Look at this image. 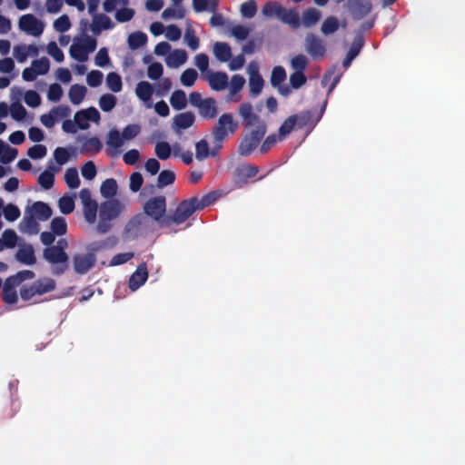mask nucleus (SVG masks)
<instances>
[{
    "instance_id": "1",
    "label": "nucleus",
    "mask_w": 465,
    "mask_h": 465,
    "mask_svg": "<svg viewBox=\"0 0 465 465\" xmlns=\"http://www.w3.org/2000/svg\"><path fill=\"white\" fill-rule=\"evenodd\" d=\"M238 122L234 120L232 114L225 113L220 115L216 124L212 129L213 148L211 154L213 157L218 155L229 135L233 134L238 130Z\"/></svg>"
},
{
    "instance_id": "2",
    "label": "nucleus",
    "mask_w": 465,
    "mask_h": 465,
    "mask_svg": "<svg viewBox=\"0 0 465 465\" xmlns=\"http://www.w3.org/2000/svg\"><path fill=\"white\" fill-rule=\"evenodd\" d=\"M197 210V197H192L182 201L175 208L173 213L165 218V227H171L173 224L180 225L183 223Z\"/></svg>"
},
{
    "instance_id": "3",
    "label": "nucleus",
    "mask_w": 465,
    "mask_h": 465,
    "mask_svg": "<svg viewBox=\"0 0 465 465\" xmlns=\"http://www.w3.org/2000/svg\"><path fill=\"white\" fill-rule=\"evenodd\" d=\"M189 103L198 109L199 115L204 120L214 119L218 115L216 100L213 97L203 98L198 92L189 94Z\"/></svg>"
},
{
    "instance_id": "4",
    "label": "nucleus",
    "mask_w": 465,
    "mask_h": 465,
    "mask_svg": "<svg viewBox=\"0 0 465 465\" xmlns=\"http://www.w3.org/2000/svg\"><path fill=\"white\" fill-rule=\"evenodd\" d=\"M143 213L158 223L160 227H165L166 198L163 195L149 199L143 205Z\"/></svg>"
},
{
    "instance_id": "5",
    "label": "nucleus",
    "mask_w": 465,
    "mask_h": 465,
    "mask_svg": "<svg viewBox=\"0 0 465 465\" xmlns=\"http://www.w3.org/2000/svg\"><path fill=\"white\" fill-rule=\"evenodd\" d=\"M267 131L266 125H261L258 129H252L251 132L246 134L239 146L238 153L241 156L247 157L258 147L261 141L264 137Z\"/></svg>"
},
{
    "instance_id": "6",
    "label": "nucleus",
    "mask_w": 465,
    "mask_h": 465,
    "mask_svg": "<svg viewBox=\"0 0 465 465\" xmlns=\"http://www.w3.org/2000/svg\"><path fill=\"white\" fill-rule=\"evenodd\" d=\"M43 257L47 262L55 265L53 269L54 275L63 274L68 268V254L54 245L44 249Z\"/></svg>"
},
{
    "instance_id": "7",
    "label": "nucleus",
    "mask_w": 465,
    "mask_h": 465,
    "mask_svg": "<svg viewBox=\"0 0 465 465\" xmlns=\"http://www.w3.org/2000/svg\"><path fill=\"white\" fill-rule=\"evenodd\" d=\"M149 221L143 213L134 215L125 225L123 236L125 240H134L147 234Z\"/></svg>"
},
{
    "instance_id": "8",
    "label": "nucleus",
    "mask_w": 465,
    "mask_h": 465,
    "mask_svg": "<svg viewBox=\"0 0 465 465\" xmlns=\"http://www.w3.org/2000/svg\"><path fill=\"white\" fill-rule=\"evenodd\" d=\"M326 104L327 101L324 102L323 107L321 109L320 114L317 115H315V114L310 110L302 111L299 114H292L293 116H296L295 123L298 128H308L309 132H311L321 120L325 110Z\"/></svg>"
},
{
    "instance_id": "9",
    "label": "nucleus",
    "mask_w": 465,
    "mask_h": 465,
    "mask_svg": "<svg viewBox=\"0 0 465 465\" xmlns=\"http://www.w3.org/2000/svg\"><path fill=\"white\" fill-rule=\"evenodd\" d=\"M239 114L242 118L243 126L247 129L251 127L258 129L261 125H266L260 116L253 113L252 105L250 103H242L240 105Z\"/></svg>"
},
{
    "instance_id": "10",
    "label": "nucleus",
    "mask_w": 465,
    "mask_h": 465,
    "mask_svg": "<svg viewBox=\"0 0 465 465\" xmlns=\"http://www.w3.org/2000/svg\"><path fill=\"white\" fill-rule=\"evenodd\" d=\"M305 50L313 59H320L326 53L323 41L312 33L305 36Z\"/></svg>"
},
{
    "instance_id": "11",
    "label": "nucleus",
    "mask_w": 465,
    "mask_h": 465,
    "mask_svg": "<svg viewBox=\"0 0 465 465\" xmlns=\"http://www.w3.org/2000/svg\"><path fill=\"white\" fill-rule=\"evenodd\" d=\"M19 28L34 36H39L44 31V25L35 15L27 14L20 17Z\"/></svg>"
},
{
    "instance_id": "12",
    "label": "nucleus",
    "mask_w": 465,
    "mask_h": 465,
    "mask_svg": "<svg viewBox=\"0 0 465 465\" xmlns=\"http://www.w3.org/2000/svg\"><path fill=\"white\" fill-rule=\"evenodd\" d=\"M96 256L94 253L75 254L73 257L74 270L78 274L87 273L95 264Z\"/></svg>"
},
{
    "instance_id": "13",
    "label": "nucleus",
    "mask_w": 465,
    "mask_h": 465,
    "mask_svg": "<svg viewBox=\"0 0 465 465\" xmlns=\"http://www.w3.org/2000/svg\"><path fill=\"white\" fill-rule=\"evenodd\" d=\"M259 173V167L256 165L243 163L239 165L234 171V182L239 185L246 184L248 179L253 178Z\"/></svg>"
},
{
    "instance_id": "14",
    "label": "nucleus",
    "mask_w": 465,
    "mask_h": 465,
    "mask_svg": "<svg viewBox=\"0 0 465 465\" xmlns=\"http://www.w3.org/2000/svg\"><path fill=\"white\" fill-rule=\"evenodd\" d=\"M349 6L354 20L362 19L372 9V5L369 0H349Z\"/></svg>"
},
{
    "instance_id": "15",
    "label": "nucleus",
    "mask_w": 465,
    "mask_h": 465,
    "mask_svg": "<svg viewBox=\"0 0 465 465\" xmlns=\"http://www.w3.org/2000/svg\"><path fill=\"white\" fill-rule=\"evenodd\" d=\"M195 122V115L192 112L176 114L173 118L172 128L175 133L190 128Z\"/></svg>"
},
{
    "instance_id": "16",
    "label": "nucleus",
    "mask_w": 465,
    "mask_h": 465,
    "mask_svg": "<svg viewBox=\"0 0 465 465\" xmlns=\"http://www.w3.org/2000/svg\"><path fill=\"white\" fill-rule=\"evenodd\" d=\"M148 279V270L145 262L139 264L131 275L128 286L132 291L139 289Z\"/></svg>"
},
{
    "instance_id": "17",
    "label": "nucleus",
    "mask_w": 465,
    "mask_h": 465,
    "mask_svg": "<svg viewBox=\"0 0 465 465\" xmlns=\"http://www.w3.org/2000/svg\"><path fill=\"white\" fill-rule=\"evenodd\" d=\"M120 213L121 207L117 200L107 201L101 204L99 217L113 221L119 216Z\"/></svg>"
},
{
    "instance_id": "18",
    "label": "nucleus",
    "mask_w": 465,
    "mask_h": 465,
    "mask_svg": "<svg viewBox=\"0 0 465 465\" xmlns=\"http://www.w3.org/2000/svg\"><path fill=\"white\" fill-rule=\"evenodd\" d=\"M30 214L40 222L49 220L53 214L51 207L44 202H35L29 209Z\"/></svg>"
},
{
    "instance_id": "19",
    "label": "nucleus",
    "mask_w": 465,
    "mask_h": 465,
    "mask_svg": "<svg viewBox=\"0 0 465 465\" xmlns=\"http://www.w3.org/2000/svg\"><path fill=\"white\" fill-rule=\"evenodd\" d=\"M124 140L123 135L117 129H113L108 133L106 145L110 148L108 150L110 156H114L119 153L117 150L124 145Z\"/></svg>"
},
{
    "instance_id": "20",
    "label": "nucleus",
    "mask_w": 465,
    "mask_h": 465,
    "mask_svg": "<svg viewBox=\"0 0 465 465\" xmlns=\"http://www.w3.org/2000/svg\"><path fill=\"white\" fill-rule=\"evenodd\" d=\"M207 81L210 87L215 91L224 90L228 85V76L223 72L209 73Z\"/></svg>"
},
{
    "instance_id": "21",
    "label": "nucleus",
    "mask_w": 465,
    "mask_h": 465,
    "mask_svg": "<svg viewBox=\"0 0 465 465\" xmlns=\"http://www.w3.org/2000/svg\"><path fill=\"white\" fill-rule=\"evenodd\" d=\"M17 284H15L9 278H6L3 284L2 299L7 304H15L18 301V296L15 288Z\"/></svg>"
},
{
    "instance_id": "22",
    "label": "nucleus",
    "mask_w": 465,
    "mask_h": 465,
    "mask_svg": "<svg viewBox=\"0 0 465 465\" xmlns=\"http://www.w3.org/2000/svg\"><path fill=\"white\" fill-rule=\"evenodd\" d=\"M15 259L23 264L33 265L36 262L35 251L32 245L20 248L15 254Z\"/></svg>"
},
{
    "instance_id": "23",
    "label": "nucleus",
    "mask_w": 465,
    "mask_h": 465,
    "mask_svg": "<svg viewBox=\"0 0 465 465\" xmlns=\"http://www.w3.org/2000/svg\"><path fill=\"white\" fill-rule=\"evenodd\" d=\"M28 210L25 211V215L20 223V229L22 232H28L29 234H37L40 230L38 220L31 214L27 215Z\"/></svg>"
},
{
    "instance_id": "24",
    "label": "nucleus",
    "mask_w": 465,
    "mask_h": 465,
    "mask_svg": "<svg viewBox=\"0 0 465 465\" xmlns=\"http://www.w3.org/2000/svg\"><path fill=\"white\" fill-rule=\"evenodd\" d=\"M135 94L140 100L149 103L152 101L153 87L149 82L141 81L136 85Z\"/></svg>"
},
{
    "instance_id": "25",
    "label": "nucleus",
    "mask_w": 465,
    "mask_h": 465,
    "mask_svg": "<svg viewBox=\"0 0 465 465\" xmlns=\"http://www.w3.org/2000/svg\"><path fill=\"white\" fill-rule=\"evenodd\" d=\"M213 54L221 62H227L232 57V49L227 43L216 42L213 45Z\"/></svg>"
},
{
    "instance_id": "26",
    "label": "nucleus",
    "mask_w": 465,
    "mask_h": 465,
    "mask_svg": "<svg viewBox=\"0 0 465 465\" xmlns=\"http://www.w3.org/2000/svg\"><path fill=\"white\" fill-rule=\"evenodd\" d=\"M189 98L187 99L185 92L183 90H175L171 97L170 104L174 110L181 111L186 108Z\"/></svg>"
},
{
    "instance_id": "27",
    "label": "nucleus",
    "mask_w": 465,
    "mask_h": 465,
    "mask_svg": "<svg viewBox=\"0 0 465 465\" xmlns=\"http://www.w3.org/2000/svg\"><path fill=\"white\" fill-rule=\"evenodd\" d=\"M113 26L114 24L112 23L110 17L103 14L95 15L94 17L92 30L94 33L98 34L101 32V30L112 29Z\"/></svg>"
},
{
    "instance_id": "28",
    "label": "nucleus",
    "mask_w": 465,
    "mask_h": 465,
    "mask_svg": "<svg viewBox=\"0 0 465 465\" xmlns=\"http://www.w3.org/2000/svg\"><path fill=\"white\" fill-rule=\"evenodd\" d=\"M18 154L15 148L9 146L3 140L0 139V162L7 164L14 161Z\"/></svg>"
},
{
    "instance_id": "29",
    "label": "nucleus",
    "mask_w": 465,
    "mask_h": 465,
    "mask_svg": "<svg viewBox=\"0 0 465 465\" xmlns=\"http://www.w3.org/2000/svg\"><path fill=\"white\" fill-rule=\"evenodd\" d=\"M187 60V53L182 49L173 50L167 57L166 64L169 67H179Z\"/></svg>"
},
{
    "instance_id": "30",
    "label": "nucleus",
    "mask_w": 465,
    "mask_h": 465,
    "mask_svg": "<svg viewBox=\"0 0 465 465\" xmlns=\"http://www.w3.org/2000/svg\"><path fill=\"white\" fill-rule=\"evenodd\" d=\"M279 19L292 28H298L301 25V19L298 13L292 9L283 8V12L282 13Z\"/></svg>"
},
{
    "instance_id": "31",
    "label": "nucleus",
    "mask_w": 465,
    "mask_h": 465,
    "mask_svg": "<svg viewBox=\"0 0 465 465\" xmlns=\"http://www.w3.org/2000/svg\"><path fill=\"white\" fill-rule=\"evenodd\" d=\"M87 89L84 85L78 84H73L69 89V99L73 104H79L84 100Z\"/></svg>"
},
{
    "instance_id": "32",
    "label": "nucleus",
    "mask_w": 465,
    "mask_h": 465,
    "mask_svg": "<svg viewBox=\"0 0 465 465\" xmlns=\"http://www.w3.org/2000/svg\"><path fill=\"white\" fill-rule=\"evenodd\" d=\"M103 149L100 139L96 136L90 137L83 143L81 148L82 153H97Z\"/></svg>"
},
{
    "instance_id": "33",
    "label": "nucleus",
    "mask_w": 465,
    "mask_h": 465,
    "mask_svg": "<svg viewBox=\"0 0 465 465\" xmlns=\"http://www.w3.org/2000/svg\"><path fill=\"white\" fill-rule=\"evenodd\" d=\"M127 43L130 49L136 50L146 45L147 35L143 32H134L129 35Z\"/></svg>"
},
{
    "instance_id": "34",
    "label": "nucleus",
    "mask_w": 465,
    "mask_h": 465,
    "mask_svg": "<svg viewBox=\"0 0 465 465\" xmlns=\"http://www.w3.org/2000/svg\"><path fill=\"white\" fill-rule=\"evenodd\" d=\"M38 295L50 292L55 289V282L51 278L39 279L33 282Z\"/></svg>"
},
{
    "instance_id": "35",
    "label": "nucleus",
    "mask_w": 465,
    "mask_h": 465,
    "mask_svg": "<svg viewBox=\"0 0 465 465\" xmlns=\"http://www.w3.org/2000/svg\"><path fill=\"white\" fill-rule=\"evenodd\" d=\"M321 12L316 8H308L302 13V25L310 27L318 23L321 18Z\"/></svg>"
},
{
    "instance_id": "36",
    "label": "nucleus",
    "mask_w": 465,
    "mask_h": 465,
    "mask_svg": "<svg viewBox=\"0 0 465 465\" xmlns=\"http://www.w3.org/2000/svg\"><path fill=\"white\" fill-rule=\"evenodd\" d=\"M283 6L278 2H268L262 9V15L267 17H277L279 18L283 12Z\"/></svg>"
},
{
    "instance_id": "37",
    "label": "nucleus",
    "mask_w": 465,
    "mask_h": 465,
    "mask_svg": "<svg viewBox=\"0 0 465 465\" xmlns=\"http://www.w3.org/2000/svg\"><path fill=\"white\" fill-rule=\"evenodd\" d=\"M21 409V401L18 398H11L10 402L3 410V419L9 420L14 418Z\"/></svg>"
},
{
    "instance_id": "38",
    "label": "nucleus",
    "mask_w": 465,
    "mask_h": 465,
    "mask_svg": "<svg viewBox=\"0 0 465 465\" xmlns=\"http://www.w3.org/2000/svg\"><path fill=\"white\" fill-rule=\"evenodd\" d=\"M117 183L114 178L106 179L102 183L100 192L104 198H112L117 193Z\"/></svg>"
},
{
    "instance_id": "39",
    "label": "nucleus",
    "mask_w": 465,
    "mask_h": 465,
    "mask_svg": "<svg viewBox=\"0 0 465 465\" xmlns=\"http://www.w3.org/2000/svg\"><path fill=\"white\" fill-rule=\"evenodd\" d=\"M51 232L57 236H63L67 232L65 219L61 216L54 217L50 223Z\"/></svg>"
},
{
    "instance_id": "40",
    "label": "nucleus",
    "mask_w": 465,
    "mask_h": 465,
    "mask_svg": "<svg viewBox=\"0 0 465 465\" xmlns=\"http://www.w3.org/2000/svg\"><path fill=\"white\" fill-rule=\"evenodd\" d=\"M263 83L262 77L257 73V71L252 74L249 82L251 94L253 96L258 95L262 90Z\"/></svg>"
},
{
    "instance_id": "41",
    "label": "nucleus",
    "mask_w": 465,
    "mask_h": 465,
    "mask_svg": "<svg viewBox=\"0 0 465 465\" xmlns=\"http://www.w3.org/2000/svg\"><path fill=\"white\" fill-rule=\"evenodd\" d=\"M83 117V121L98 122L100 120V113L94 107H90L86 110L79 111L74 115V120L78 121L77 118Z\"/></svg>"
},
{
    "instance_id": "42",
    "label": "nucleus",
    "mask_w": 465,
    "mask_h": 465,
    "mask_svg": "<svg viewBox=\"0 0 465 465\" xmlns=\"http://www.w3.org/2000/svg\"><path fill=\"white\" fill-rule=\"evenodd\" d=\"M212 156L209 149L208 142L205 139H202L195 143V157L199 161H203L209 156Z\"/></svg>"
},
{
    "instance_id": "43",
    "label": "nucleus",
    "mask_w": 465,
    "mask_h": 465,
    "mask_svg": "<svg viewBox=\"0 0 465 465\" xmlns=\"http://www.w3.org/2000/svg\"><path fill=\"white\" fill-rule=\"evenodd\" d=\"M98 205L95 201L84 204V215L88 223H94L96 220Z\"/></svg>"
},
{
    "instance_id": "44",
    "label": "nucleus",
    "mask_w": 465,
    "mask_h": 465,
    "mask_svg": "<svg viewBox=\"0 0 465 465\" xmlns=\"http://www.w3.org/2000/svg\"><path fill=\"white\" fill-rule=\"evenodd\" d=\"M106 84L108 88L114 93H118L123 88V83L121 76L114 72H111L106 76Z\"/></svg>"
},
{
    "instance_id": "45",
    "label": "nucleus",
    "mask_w": 465,
    "mask_h": 465,
    "mask_svg": "<svg viewBox=\"0 0 465 465\" xmlns=\"http://www.w3.org/2000/svg\"><path fill=\"white\" fill-rule=\"evenodd\" d=\"M175 181V173L170 170L162 171L157 178V187L163 188L171 185Z\"/></svg>"
},
{
    "instance_id": "46",
    "label": "nucleus",
    "mask_w": 465,
    "mask_h": 465,
    "mask_svg": "<svg viewBox=\"0 0 465 465\" xmlns=\"http://www.w3.org/2000/svg\"><path fill=\"white\" fill-rule=\"evenodd\" d=\"M64 181L71 189H76L80 186L78 172L75 168H69L64 173Z\"/></svg>"
},
{
    "instance_id": "47",
    "label": "nucleus",
    "mask_w": 465,
    "mask_h": 465,
    "mask_svg": "<svg viewBox=\"0 0 465 465\" xmlns=\"http://www.w3.org/2000/svg\"><path fill=\"white\" fill-rule=\"evenodd\" d=\"M286 76L285 69L282 66L277 65L273 67L271 74V84L272 86H279V84L285 81Z\"/></svg>"
},
{
    "instance_id": "48",
    "label": "nucleus",
    "mask_w": 465,
    "mask_h": 465,
    "mask_svg": "<svg viewBox=\"0 0 465 465\" xmlns=\"http://www.w3.org/2000/svg\"><path fill=\"white\" fill-rule=\"evenodd\" d=\"M308 58L304 54H297L291 59V67L294 72H304L308 66Z\"/></svg>"
},
{
    "instance_id": "49",
    "label": "nucleus",
    "mask_w": 465,
    "mask_h": 465,
    "mask_svg": "<svg viewBox=\"0 0 465 465\" xmlns=\"http://www.w3.org/2000/svg\"><path fill=\"white\" fill-rule=\"evenodd\" d=\"M116 105V98L113 94H103L99 99V106L104 112L112 111Z\"/></svg>"
},
{
    "instance_id": "50",
    "label": "nucleus",
    "mask_w": 465,
    "mask_h": 465,
    "mask_svg": "<svg viewBox=\"0 0 465 465\" xmlns=\"http://www.w3.org/2000/svg\"><path fill=\"white\" fill-rule=\"evenodd\" d=\"M154 152L159 159L167 160L171 156L172 149L167 142H158L155 144Z\"/></svg>"
},
{
    "instance_id": "51",
    "label": "nucleus",
    "mask_w": 465,
    "mask_h": 465,
    "mask_svg": "<svg viewBox=\"0 0 465 465\" xmlns=\"http://www.w3.org/2000/svg\"><path fill=\"white\" fill-rule=\"evenodd\" d=\"M38 183L45 189L49 190L54 186V174L45 170L38 176Z\"/></svg>"
},
{
    "instance_id": "52",
    "label": "nucleus",
    "mask_w": 465,
    "mask_h": 465,
    "mask_svg": "<svg viewBox=\"0 0 465 465\" xmlns=\"http://www.w3.org/2000/svg\"><path fill=\"white\" fill-rule=\"evenodd\" d=\"M197 76H198V74H197L196 70H194L193 68H188L182 73L180 80H181V83L184 86L190 87L194 84V83L197 79Z\"/></svg>"
},
{
    "instance_id": "53",
    "label": "nucleus",
    "mask_w": 465,
    "mask_h": 465,
    "mask_svg": "<svg viewBox=\"0 0 465 465\" xmlns=\"http://www.w3.org/2000/svg\"><path fill=\"white\" fill-rule=\"evenodd\" d=\"M339 28L338 19L334 16L327 17L322 25V32L324 35H331L336 32Z\"/></svg>"
},
{
    "instance_id": "54",
    "label": "nucleus",
    "mask_w": 465,
    "mask_h": 465,
    "mask_svg": "<svg viewBox=\"0 0 465 465\" xmlns=\"http://www.w3.org/2000/svg\"><path fill=\"white\" fill-rule=\"evenodd\" d=\"M295 117L296 116L291 115L283 121L279 128V138L285 137L287 134L292 133L296 125Z\"/></svg>"
},
{
    "instance_id": "55",
    "label": "nucleus",
    "mask_w": 465,
    "mask_h": 465,
    "mask_svg": "<svg viewBox=\"0 0 465 465\" xmlns=\"http://www.w3.org/2000/svg\"><path fill=\"white\" fill-rule=\"evenodd\" d=\"M58 207L62 213L69 214L74 210V201L71 196H62L58 201Z\"/></svg>"
},
{
    "instance_id": "56",
    "label": "nucleus",
    "mask_w": 465,
    "mask_h": 465,
    "mask_svg": "<svg viewBox=\"0 0 465 465\" xmlns=\"http://www.w3.org/2000/svg\"><path fill=\"white\" fill-rule=\"evenodd\" d=\"M35 277V273L31 270H23L8 278L18 286L25 280H32Z\"/></svg>"
},
{
    "instance_id": "57",
    "label": "nucleus",
    "mask_w": 465,
    "mask_h": 465,
    "mask_svg": "<svg viewBox=\"0 0 465 465\" xmlns=\"http://www.w3.org/2000/svg\"><path fill=\"white\" fill-rule=\"evenodd\" d=\"M241 13L246 18H252L257 13V5L254 0H249L242 4Z\"/></svg>"
},
{
    "instance_id": "58",
    "label": "nucleus",
    "mask_w": 465,
    "mask_h": 465,
    "mask_svg": "<svg viewBox=\"0 0 465 465\" xmlns=\"http://www.w3.org/2000/svg\"><path fill=\"white\" fill-rule=\"evenodd\" d=\"M20 209L13 203H8L4 208V216L8 222H15L20 217Z\"/></svg>"
},
{
    "instance_id": "59",
    "label": "nucleus",
    "mask_w": 465,
    "mask_h": 465,
    "mask_svg": "<svg viewBox=\"0 0 465 465\" xmlns=\"http://www.w3.org/2000/svg\"><path fill=\"white\" fill-rule=\"evenodd\" d=\"M24 101L28 106L35 108L40 105L41 97L36 91L29 90L25 92Z\"/></svg>"
},
{
    "instance_id": "60",
    "label": "nucleus",
    "mask_w": 465,
    "mask_h": 465,
    "mask_svg": "<svg viewBox=\"0 0 465 465\" xmlns=\"http://www.w3.org/2000/svg\"><path fill=\"white\" fill-rule=\"evenodd\" d=\"M32 67L37 72L38 74H45L48 73L50 68V62L46 57H42L37 60H34Z\"/></svg>"
},
{
    "instance_id": "61",
    "label": "nucleus",
    "mask_w": 465,
    "mask_h": 465,
    "mask_svg": "<svg viewBox=\"0 0 465 465\" xmlns=\"http://www.w3.org/2000/svg\"><path fill=\"white\" fill-rule=\"evenodd\" d=\"M307 81V77L304 74V72H293L290 75V84L292 88L299 89L301 88Z\"/></svg>"
},
{
    "instance_id": "62",
    "label": "nucleus",
    "mask_w": 465,
    "mask_h": 465,
    "mask_svg": "<svg viewBox=\"0 0 465 465\" xmlns=\"http://www.w3.org/2000/svg\"><path fill=\"white\" fill-rule=\"evenodd\" d=\"M70 55L79 62L87 60V53L81 45L73 44L70 47Z\"/></svg>"
},
{
    "instance_id": "63",
    "label": "nucleus",
    "mask_w": 465,
    "mask_h": 465,
    "mask_svg": "<svg viewBox=\"0 0 465 465\" xmlns=\"http://www.w3.org/2000/svg\"><path fill=\"white\" fill-rule=\"evenodd\" d=\"M47 149L45 145L35 144L28 149L27 155L34 160H37L45 157Z\"/></svg>"
},
{
    "instance_id": "64",
    "label": "nucleus",
    "mask_w": 465,
    "mask_h": 465,
    "mask_svg": "<svg viewBox=\"0 0 465 465\" xmlns=\"http://www.w3.org/2000/svg\"><path fill=\"white\" fill-rule=\"evenodd\" d=\"M163 73V67L161 63L154 62L148 66L147 75L152 80H158Z\"/></svg>"
}]
</instances>
